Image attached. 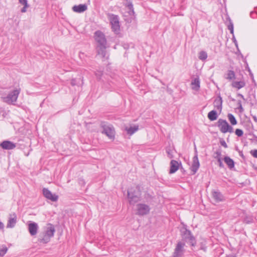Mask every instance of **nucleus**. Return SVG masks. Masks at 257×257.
Here are the masks:
<instances>
[{"mask_svg": "<svg viewBox=\"0 0 257 257\" xmlns=\"http://www.w3.org/2000/svg\"><path fill=\"white\" fill-rule=\"evenodd\" d=\"M137 207V214L139 215H146L149 213L150 210L149 206L145 204H138Z\"/></svg>", "mask_w": 257, "mask_h": 257, "instance_id": "1a4fd4ad", "label": "nucleus"}, {"mask_svg": "<svg viewBox=\"0 0 257 257\" xmlns=\"http://www.w3.org/2000/svg\"><path fill=\"white\" fill-rule=\"evenodd\" d=\"M199 58L201 60H205L207 58V54L205 51H202L199 53Z\"/></svg>", "mask_w": 257, "mask_h": 257, "instance_id": "cd10ccee", "label": "nucleus"}, {"mask_svg": "<svg viewBox=\"0 0 257 257\" xmlns=\"http://www.w3.org/2000/svg\"><path fill=\"white\" fill-rule=\"evenodd\" d=\"M237 96L240 97H241V98H242L243 100H245V98H244V96H243V95L242 94H240V93H238V94H237Z\"/></svg>", "mask_w": 257, "mask_h": 257, "instance_id": "a18cd8bd", "label": "nucleus"}, {"mask_svg": "<svg viewBox=\"0 0 257 257\" xmlns=\"http://www.w3.org/2000/svg\"><path fill=\"white\" fill-rule=\"evenodd\" d=\"M253 138H254V140L257 142V136H255V135H253Z\"/></svg>", "mask_w": 257, "mask_h": 257, "instance_id": "3c124183", "label": "nucleus"}, {"mask_svg": "<svg viewBox=\"0 0 257 257\" xmlns=\"http://www.w3.org/2000/svg\"><path fill=\"white\" fill-rule=\"evenodd\" d=\"M212 195L215 202H219L224 200V196L222 193L218 191H213L212 192Z\"/></svg>", "mask_w": 257, "mask_h": 257, "instance_id": "2eb2a0df", "label": "nucleus"}, {"mask_svg": "<svg viewBox=\"0 0 257 257\" xmlns=\"http://www.w3.org/2000/svg\"><path fill=\"white\" fill-rule=\"evenodd\" d=\"M28 229L30 234L34 236L37 233L38 225L36 222H31L29 224Z\"/></svg>", "mask_w": 257, "mask_h": 257, "instance_id": "dca6fc26", "label": "nucleus"}, {"mask_svg": "<svg viewBox=\"0 0 257 257\" xmlns=\"http://www.w3.org/2000/svg\"><path fill=\"white\" fill-rule=\"evenodd\" d=\"M4 228V224L0 221V230L3 229Z\"/></svg>", "mask_w": 257, "mask_h": 257, "instance_id": "49530a36", "label": "nucleus"}, {"mask_svg": "<svg viewBox=\"0 0 257 257\" xmlns=\"http://www.w3.org/2000/svg\"><path fill=\"white\" fill-rule=\"evenodd\" d=\"M214 154L216 155V156L214 157V158L215 159L218 160V158H221L220 157H221V152L220 150H218L216 151L214 153Z\"/></svg>", "mask_w": 257, "mask_h": 257, "instance_id": "f704fd0d", "label": "nucleus"}, {"mask_svg": "<svg viewBox=\"0 0 257 257\" xmlns=\"http://www.w3.org/2000/svg\"><path fill=\"white\" fill-rule=\"evenodd\" d=\"M224 161L230 169H232L234 167V162L230 157L228 156L225 157L224 158Z\"/></svg>", "mask_w": 257, "mask_h": 257, "instance_id": "aec40b11", "label": "nucleus"}, {"mask_svg": "<svg viewBox=\"0 0 257 257\" xmlns=\"http://www.w3.org/2000/svg\"><path fill=\"white\" fill-rule=\"evenodd\" d=\"M222 100L220 96H219L217 98L215 99L214 102V107L219 111L222 109Z\"/></svg>", "mask_w": 257, "mask_h": 257, "instance_id": "412c9836", "label": "nucleus"}, {"mask_svg": "<svg viewBox=\"0 0 257 257\" xmlns=\"http://www.w3.org/2000/svg\"><path fill=\"white\" fill-rule=\"evenodd\" d=\"M237 105H238V109L239 110L240 112H242L244 111V109L242 106L241 102L240 100H238L237 102Z\"/></svg>", "mask_w": 257, "mask_h": 257, "instance_id": "72a5a7b5", "label": "nucleus"}, {"mask_svg": "<svg viewBox=\"0 0 257 257\" xmlns=\"http://www.w3.org/2000/svg\"><path fill=\"white\" fill-rule=\"evenodd\" d=\"M228 98H229L231 101H235V99H234V98H232L230 96H229L228 97Z\"/></svg>", "mask_w": 257, "mask_h": 257, "instance_id": "8fccbe9b", "label": "nucleus"}, {"mask_svg": "<svg viewBox=\"0 0 257 257\" xmlns=\"http://www.w3.org/2000/svg\"><path fill=\"white\" fill-rule=\"evenodd\" d=\"M252 218H249L246 217V218H244V222L247 224L252 222Z\"/></svg>", "mask_w": 257, "mask_h": 257, "instance_id": "a19ab883", "label": "nucleus"}, {"mask_svg": "<svg viewBox=\"0 0 257 257\" xmlns=\"http://www.w3.org/2000/svg\"><path fill=\"white\" fill-rule=\"evenodd\" d=\"M0 146L4 150H13L16 148V144L10 141H4L0 144Z\"/></svg>", "mask_w": 257, "mask_h": 257, "instance_id": "9b49d317", "label": "nucleus"}, {"mask_svg": "<svg viewBox=\"0 0 257 257\" xmlns=\"http://www.w3.org/2000/svg\"><path fill=\"white\" fill-rule=\"evenodd\" d=\"M17 215L15 213L10 214L7 225V228H13L17 223Z\"/></svg>", "mask_w": 257, "mask_h": 257, "instance_id": "f8f14e48", "label": "nucleus"}, {"mask_svg": "<svg viewBox=\"0 0 257 257\" xmlns=\"http://www.w3.org/2000/svg\"><path fill=\"white\" fill-rule=\"evenodd\" d=\"M227 117L228 120H229L230 123L232 125H234L237 124V120L233 114H232L231 113H228L227 115Z\"/></svg>", "mask_w": 257, "mask_h": 257, "instance_id": "a878e982", "label": "nucleus"}, {"mask_svg": "<svg viewBox=\"0 0 257 257\" xmlns=\"http://www.w3.org/2000/svg\"><path fill=\"white\" fill-rule=\"evenodd\" d=\"M43 195L47 199H49L53 202H56L58 199V196L56 194H52V192L47 188L43 189Z\"/></svg>", "mask_w": 257, "mask_h": 257, "instance_id": "9d476101", "label": "nucleus"}, {"mask_svg": "<svg viewBox=\"0 0 257 257\" xmlns=\"http://www.w3.org/2000/svg\"><path fill=\"white\" fill-rule=\"evenodd\" d=\"M185 246L184 241H178L173 253V257H182L185 252Z\"/></svg>", "mask_w": 257, "mask_h": 257, "instance_id": "423d86ee", "label": "nucleus"}, {"mask_svg": "<svg viewBox=\"0 0 257 257\" xmlns=\"http://www.w3.org/2000/svg\"><path fill=\"white\" fill-rule=\"evenodd\" d=\"M239 153L240 156H241L242 158H244V156H243L242 152L239 151Z\"/></svg>", "mask_w": 257, "mask_h": 257, "instance_id": "de8ad7c7", "label": "nucleus"}, {"mask_svg": "<svg viewBox=\"0 0 257 257\" xmlns=\"http://www.w3.org/2000/svg\"><path fill=\"white\" fill-rule=\"evenodd\" d=\"M19 93L20 91L16 89L9 93L7 96L2 97V99L4 102L9 104H13L17 101Z\"/></svg>", "mask_w": 257, "mask_h": 257, "instance_id": "0eeeda50", "label": "nucleus"}, {"mask_svg": "<svg viewBox=\"0 0 257 257\" xmlns=\"http://www.w3.org/2000/svg\"><path fill=\"white\" fill-rule=\"evenodd\" d=\"M28 7H26L25 6H24V7L21 9V11L22 13H25L26 12V9Z\"/></svg>", "mask_w": 257, "mask_h": 257, "instance_id": "c03bdc74", "label": "nucleus"}, {"mask_svg": "<svg viewBox=\"0 0 257 257\" xmlns=\"http://www.w3.org/2000/svg\"><path fill=\"white\" fill-rule=\"evenodd\" d=\"M227 27L228 29L230 31V33L233 35V25L230 19L229 20V24L228 25Z\"/></svg>", "mask_w": 257, "mask_h": 257, "instance_id": "7c9ffc66", "label": "nucleus"}, {"mask_svg": "<svg viewBox=\"0 0 257 257\" xmlns=\"http://www.w3.org/2000/svg\"><path fill=\"white\" fill-rule=\"evenodd\" d=\"M181 235L183 240L189 243L192 246H195L196 244V240L191 231L187 229L186 227H184L181 230Z\"/></svg>", "mask_w": 257, "mask_h": 257, "instance_id": "7ed1b4c3", "label": "nucleus"}, {"mask_svg": "<svg viewBox=\"0 0 257 257\" xmlns=\"http://www.w3.org/2000/svg\"><path fill=\"white\" fill-rule=\"evenodd\" d=\"M55 231V229L54 226L51 224H48V226L46 230L39 234V241L43 243H48L50 238L54 236Z\"/></svg>", "mask_w": 257, "mask_h": 257, "instance_id": "f03ea898", "label": "nucleus"}, {"mask_svg": "<svg viewBox=\"0 0 257 257\" xmlns=\"http://www.w3.org/2000/svg\"><path fill=\"white\" fill-rule=\"evenodd\" d=\"M171 92H172V90L169 91L170 93H171Z\"/></svg>", "mask_w": 257, "mask_h": 257, "instance_id": "4d7b16f0", "label": "nucleus"}, {"mask_svg": "<svg viewBox=\"0 0 257 257\" xmlns=\"http://www.w3.org/2000/svg\"><path fill=\"white\" fill-rule=\"evenodd\" d=\"M233 41H234L235 45L237 46V42H236V40H234Z\"/></svg>", "mask_w": 257, "mask_h": 257, "instance_id": "603ef678", "label": "nucleus"}, {"mask_svg": "<svg viewBox=\"0 0 257 257\" xmlns=\"http://www.w3.org/2000/svg\"><path fill=\"white\" fill-rule=\"evenodd\" d=\"M71 84L72 85H75V81L74 80H72L71 82Z\"/></svg>", "mask_w": 257, "mask_h": 257, "instance_id": "09e8293b", "label": "nucleus"}, {"mask_svg": "<svg viewBox=\"0 0 257 257\" xmlns=\"http://www.w3.org/2000/svg\"><path fill=\"white\" fill-rule=\"evenodd\" d=\"M233 127L229 124V125L227 127V129L225 130V133L227 132L232 133H233Z\"/></svg>", "mask_w": 257, "mask_h": 257, "instance_id": "58836bf2", "label": "nucleus"}, {"mask_svg": "<svg viewBox=\"0 0 257 257\" xmlns=\"http://www.w3.org/2000/svg\"><path fill=\"white\" fill-rule=\"evenodd\" d=\"M245 85V83L244 81H233L232 83V86L234 88H236L238 89H239L242 87H243Z\"/></svg>", "mask_w": 257, "mask_h": 257, "instance_id": "b1692460", "label": "nucleus"}, {"mask_svg": "<svg viewBox=\"0 0 257 257\" xmlns=\"http://www.w3.org/2000/svg\"><path fill=\"white\" fill-rule=\"evenodd\" d=\"M224 78L229 81L232 80L235 78V74L233 71L229 70L224 75Z\"/></svg>", "mask_w": 257, "mask_h": 257, "instance_id": "4be33fe9", "label": "nucleus"}, {"mask_svg": "<svg viewBox=\"0 0 257 257\" xmlns=\"http://www.w3.org/2000/svg\"><path fill=\"white\" fill-rule=\"evenodd\" d=\"M19 2L22 5L25 6L26 7H29L27 0H19Z\"/></svg>", "mask_w": 257, "mask_h": 257, "instance_id": "c9c22d12", "label": "nucleus"}, {"mask_svg": "<svg viewBox=\"0 0 257 257\" xmlns=\"http://www.w3.org/2000/svg\"><path fill=\"white\" fill-rule=\"evenodd\" d=\"M235 134L236 136H237L239 137H240L242 136L243 134V131L239 128H237L235 130Z\"/></svg>", "mask_w": 257, "mask_h": 257, "instance_id": "2f4dec72", "label": "nucleus"}, {"mask_svg": "<svg viewBox=\"0 0 257 257\" xmlns=\"http://www.w3.org/2000/svg\"><path fill=\"white\" fill-rule=\"evenodd\" d=\"M108 16L112 31L115 33L117 34L120 30L119 18L118 16L112 14H109Z\"/></svg>", "mask_w": 257, "mask_h": 257, "instance_id": "39448f33", "label": "nucleus"}, {"mask_svg": "<svg viewBox=\"0 0 257 257\" xmlns=\"http://www.w3.org/2000/svg\"><path fill=\"white\" fill-rule=\"evenodd\" d=\"M179 163L177 161L172 160L170 162V173H175L179 169Z\"/></svg>", "mask_w": 257, "mask_h": 257, "instance_id": "a211bd4d", "label": "nucleus"}, {"mask_svg": "<svg viewBox=\"0 0 257 257\" xmlns=\"http://www.w3.org/2000/svg\"><path fill=\"white\" fill-rule=\"evenodd\" d=\"M141 194L138 191H133L132 189L127 191V196L131 204H134L140 200Z\"/></svg>", "mask_w": 257, "mask_h": 257, "instance_id": "6e6552de", "label": "nucleus"}, {"mask_svg": "<svg viewBox=\"0 0 257 257\" xmlns=\"http://www.w3.org/2000/svg\"><path fill=\"white\" fill-rule=\"evenodd\" d=\"M229 125L226 120L219 119L217 122V126L219 127L220 131L222 133H225V130Z\"/></svg>", "mask_w": 257, "mask_h": 257, "instance_id": "4468645a", "label": "nucleus"}, {"mask_svg": "<svg viewBox=\"0 0 257 257\" xmlns=\"http://www.w3.org/2000/svg\"><path fill=\"white\" fill-rule=\"evenodd\" d=\"M199 166L200 164L198 160V156L196 154L193 158V163L191 167V169L192 172H193V174H195L197 172Z\"/></svg>", "mask_w": 257, "mask_h": 257, "instance_id": "ddd939ff", "label": "nucleus"}, {"mask_svg": "<svg viewBox=\"0 0 257 257\" xmlns=\"http://www.w3.org/2000/svg\"><path fill=\"white\" fill-rule=\"evenodd\" d=\"M171 92H172V90L169 91L170 93H171Z\"/></svg>", "mask_w": 257, "mask_h": 257, "instance_id": "13d9d810", "label": "nucleus"}, {"mask_svg": "<svg viewBox=\"0 0 257 257\" xmlns=\"http://www.w3.org/2000/svg\"><path fill=\"white\" fill-rule=\"evenodd\" d=\"M132 3V0H125L124 3V6L126 7L130 3Z\"/></svg>", "mask_w": 257, "mask_h": 257, "instance_id": "37998d69", "label": "nucleus"}, {"mask_svg": "<svg viewBox=\"0 0 257 257\" xmlns=\"http://www.w3.org/2000/svg\"><path fill=\"white\" fill-rule=\"evenodd\" d=\"M95 40L97 43L96 52L98 55L104 58L106 55L107 41L104 34L100 31H97L94 33Z\"/></svg>", "mask_w": 257, "mask_h": 257, "instance_id": "f257e3e1", "label": "nucleus"}, {"mask_svg": "<svg viewBox=\"0 0 257 257\" xmlns=\"http://www.w3.org/2000/svg\"><path fill=\"white\" fill-rule=\"evenodd\" d=\"M87 9V7L85 4H80L79 5H75L72 7V10L78 13H81L85 11Z\"/></svg>", "mask_w": 257, "mask_h": 257, "instance_id": "f3484780", "label": "nucleus"}, {"mask_svg": "<svg viewBox=\"0 0 257 257\" xmlns=\"http://www.w3.org/2000/svg\"><path fill=\"white\" fill-rule=\"evenodd\" d=\"M217 162H218L219 166L220 168H223L224 167V165L221 161V158H218V159L217 160Z\"/></svg>", "mask_w": 257, "mask_h": 257, "instance_id": "79ce46f5", "label": "nucleus"}, {"mask_svg": "<svg viewBox=\"0 0 257 257\" xmlns=\"http://www.w3.org/2000/svg\"><path fill=\"white\" fill-rule=\"evenodd\" d=\"M208 119L211 121H214L217 118L218 114L216 110L210 111L207 115Z\"/></svg>", "mask_w": 257, "mask_h": 257, "instance_id": "5701e85b", "label": "nucleus"}, {"mask_svg": "<svg viewBox=\"0 0 257 257\" xmlns=\"http://www.w3.org/2000/svg\"><path fill=\"white\" fill-rule=\"evenodd\" d=\"M171 92H172V90L169 91L170 93H171Z\"/></svg>", "mask_w": 257, "mask_h": 257, "instance_id": "6e6d98bb", "label": "nucleus"}, {"mask_svg": "<svg viewBox=\"0 0 257 257\" xmlns=\"http://www.w3.org/2000/svg\"><path fill=\"white\" fill-rule=\"evenodd\" d=\"M166 151L167 154V156L168 158L171 159L174 157L173 150L172 149H171L170 148H167L166 149Z\"/></svg>", "mask_w": 257, "mask_h": 257, "instance_id": "c756f323", "label": "nucleus"}, {"mask_svg": "<svg viewBox=\"0 0 257 257\" xmlns=\"http://www.w3.org/2000/svg\"><path fill=\"white\" fill-rule=\"evenodd\" d=\"M126 8H127L128 10H129L128 14L130 16H133L135 14V12L134 10L133 5V3H130L129 5H128Z\"/></svg>", "mask_w": 257, "mask_h": 257, "instance_id": "c85d7f7f", "label": "nucleus"}, {"mask_svg": "<svg viewBox=\"0 0 257 257\" xmlns=\"http://www.w3.org/2000/svg\"><path fill=\"white\" fill-rule=\"evenodd\" d=\"M220 143L221 145V146H222L225 148H227L228 146L224 140H223V139L220 140Z\"/></svg>", "mask_w": 257, "mask_h": 257, "instance_id": "ea45409f", "label": "nucleus"}, {"mask_svg": "<svg viewBox=\"0 0 257 257\" xmlns=\"http://www.w3.org/2000/svg\"><path fill=\"white\" fill-rule=\"evenodd\" d=\"M102 75H103L102 71L97 70V71L95 72V75H96L97 78L99 80L101 79V77L102 76Z\"/></svg>", "mask_w": 257, "mask_h": 257, "instance_id": "473e14b6", "label": "nucleus"}, {"mask_svg": "<svg viewBox=\"0 0 257 257\" xmlns=\"http://www.w3.org/2000/svg\"><path fill=\"white\" fill-rule=\"evenodd\" d=\"M255 10L257 12V7L255 8Z\"/></svg>", "mask_w": 257, "mask_h": 257, "instance_id": "bf43d9fd", "label": "nucleus"}, {"mask_svg": "<svg viewBox=\"0 0 257 257\" xmlns=\"http://www.w3.org/2000/svg\"><path fill=\"white\" fill-rule=\"evenodd\" d=\"M8 250V247L5 245L0 246V256L2 257L7 253Z\"/></svg>", "mask_w": 257, "mask_h": 257, "instance_id": "bb28decb", "label": "nucleus"}, {"mask_svg": "<svg viewBox=\"0 0 257 257\" xmlns=\"http://www.w3.org/2000/svg\"><path fill=\"white\" fill-rule=\"evenodd\" d=\"M233 41H234L235 45L237 46V42H236V40H234Z\"/></svg>", "mask_w": 257, "mask_h": 257, "instance_id": "864d4df0", "label": "nucleus"}, {"mask_svg": "<svg viewBox=\"0 0 257 257\" xmlns=\"http://www.w3.org/2000/svg\"><path fill=\"white\" fill-rule=\"evenodd\" d=\"M250 17L253 19H257V12L255 10V12H251L250 13Z\"/></svg>", "mask_w": 257, "mask_h": 257, "instance_id": "4c0bfd02", "label": "nucleus"}, {"mask_svg": "<svg viewBox=\"0 0 257 257\" xmlns=\"http://www.w3.org/2000/svg\"><path fill=\"white\" fill-rule=\"evenodd\" d=\"M253 118H254V120L256 121V119H256V117H253Z\"/></svg>", "mask_w": 257, "mask_h": 257, "instance_id": "5fc2aeb1", "label": "nucleus"}, {"mask_svg": "<svg viewBox=\"0 0 257 257\" xmlns=\"http://www.w3.org/2000/svg\"><path fill=\"white\" fill-rule=\"evenodd\" d=\"M250 153L254 158H257V150H251Z\"/></svg>", "mask_w": 257, "mask_h": 257, "instance_id": "e433bc0d", "label": "nucleus"}, {"mask_svg": "<svg viewBox=\"0 0 257 257\" xmlns=\"http://www.w3.org/2000/svg\"><path fill=\"white\" fill-rule=\"evenodd\" d=\"M100 125L103 129L102 134H105L110 139H114L115 132L112 124L105 121H101Z\"/></svg>", "mask_w": 257, "mask_h": 257, "instance_id": "20e7f679", "label": "nucleus"}, {"mask_svg": "<svg viewBox=\"0 0 257 257\" xmlns=\"http://www.w3.org/2000/svg\"><path fill=\"white\" fill-rule=\"evenodd\" d=\"M139 129V126L138 125H135L134 126H131L129 128H127V127H125V130L126 131L128 134L130 135H132L134 134L136 132H137Z\"/></svg>", "mask_w": 257, "mask_h": 257, "instance_id": "393cba45", "label": "nucleus"}, {"mask_svg": "<svg viewBox=\"0 0 257 257\" xmlns=\"http://www.w3.org/2000/svg\"><path fill=\"white\" fill-rule=\"evenodd\" d=\"M192 88L195 90H198L200 88V80L198 77L194 78L191 82Z\"/></svg>", "mask_w": 257, "mask_h": 257, "instance_id": "6ab92c4d", "label": "nucleus"}]
</instances>
